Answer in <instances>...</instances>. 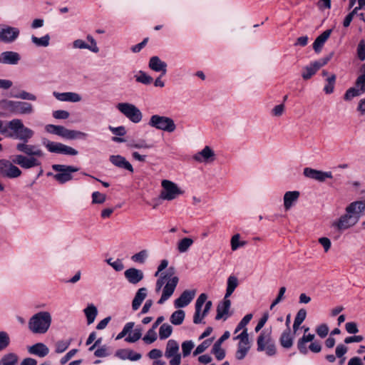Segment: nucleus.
Listing matches in <instances>:
<instances>
[{"label":"nucleus","instance_id":"49","mask_svg":"<svg viewBox=\"0 0 365 365\" xmlns=\"http://www.w3.org/2000/svg\"><path fill=\"white\" fill-rule=\"evenodd\" d=\"M364 93L363 92H361L359 88H357L356 87H351L350 88H349L344 96V99L345 101H351V99H353L354 97H356V96H360L361 94Z\"/></svg>","mask_w":365,"mask_h":365},{"label":"nucleus","instance_id":"24","mask_svg":"<svg viewBox=\"0 0 365 365\" xmlns=\"http://www.w3.org/2000/svg\"><path fill=\"white\" fill-rule=\"evenodd\" d=\"M20 59V55L13 51H5L0 54V63L16 64Z\"/></svg>","mask_w":365,"mask_h":365},{"label":"nucleus","instance_id":"15","mask_svg":"<svg viewBox=\"0 0 365 365\" xmlns=\"http://www.w3.org/2000/svg\"><path fill=\"white\" fill-rule=\"evenodd\" d=\"M195 295V290H185L174 302L175 308H182L187 306Z\"/></svg>","mask_w":365,"mask_h":365},{"label":"nucleus","instance_id":"48","mask_svg":"<svg viewBox=\"0 0 365 365\" xmlns=\"http://www.w3.org/2000/svg\"><path fill=\"white\" fill-rule=\"evenodd\" d=\"M35 157L36 156L32 155L24 156V169L31 168L41 165V162Z\"/></svg>","mask_w":365,"mask_h":365},{"label":"nucleus","instance_id":"30","mask_svg":"<svg viewBox=\"0 0 365 365\" xmlns=\"http://www.w3.org/2000/svg\"><path fill=\"white\" fill-rule=\"evenodd\" d=\"M88 134L81 131L69 130L65 128L62 138L69 140L86 139Z\"/></svg>","mask_w":365,"mask_h":365},{"label":"nucleus","instance_id":"52","mask_svg":"<svg viewBox=\"0 0 365 365\" xmlns=\"http://www.w3.org/2000/svg\"><path fill=\"white\" fill-rule=\"evenodd\" d=\"M71 339L69 340H61L56 343L55 351L58 354L64 352L70 346Z\"/></svg>","mask_w":365,"mask_h":365},{"label":"nucleus","instance_id":"53","mask_svg":"<svg viewBox=\"0 0 365 365\" xmlns=\"http://www.w3.org/2000/svg\"><path fill=\"white\" fill-rule=\"evenodd\" d=\"M212 353L215 355V358L221 361L225 357V351L222 349L221 346L214 344L212 348Z\"/></svg>","mask_w":365,"mask_h":365},{"label":"nucleus","instance_id":"1","mask_svg":"<svg viewBox=\"0 0 365 365\" xmlns=\"http://www.w3.org/2000/svg\"><path fill=\"white\" fill-rule=\"evenodd\" d=\"M52 322L48 312H39L29 321L28 327L34 334H43L49 329Z\"/></svg>","mask_w":365,"mask_h":365},{"label":"nucleus","instance_id":"3","mask_svg":"<svg viewBox=\"0 0 365 365\" xmlns=\"http://www.w3.org/2000/svg\"><path fill=\"white\" fill-rule=\"evenodd\" d=\"M148 125L158 130L172 133L176 129L174 120L167 116L153 115L150 117Z\"/></svg>","mask_w":365,"mask_h":365},{"label":"nucleus","instance_id":"50","mask_svg":"<svg viewBox=\"0 0 365 365\" xmlns=\"http://www.w3.org/2000/svg\"><path fill=\"white\" fill-rule=\"evenodd\" d=\"M158 338L157 333L155 329L150 328L145 335L143 336V340L146 344H150L156 341Z\"/></svg>","mask_w":365,"mask_h":365},{"label":"nucleus","instance_id":"34","mask_svg":"<svg viewBox=\"0 0 365 365\" xmlns=\"http://www.w3.org/2000/svg\"><path fill=\"white\" fill-rule=\"evenodd\" d=\"M84 313L86 314L88 324H91L93 323L97 314L98 310L97 308L93 304H89L84 309Z\"/></svg>","mask_w":365,"mask_h":365},{"label":"nucleus","instance_id":"61","mask_svg":"<svg viewBox=\"0 0 365 365\" xmlns=\"http://www.w3.org/2000/svg\"><path fill=\"white\" fill-rule=\"evenodd\" d=\"M307 342L303 337L299 339L297 346L300 354L306 355L308 353Z\"/></svg>","mask_w":365,"mask_h":365},{"label":"nucleus","instance_id":"19","mask_svg":"<svg viewBox=\"0 0 365 365\" xmlns=\"http://www.w3.org/2000/svg\"><path fill=\"white\" fill-rule=\"evenodd\" d=\"M115 356L122 360L138 361L141 359L142 355L139 353L128 349H120L116 351Z\"/></svg>","mask_w":365,"mask_h":365},{"label":"nucleus","instance_id":"60","mask_svg":"<svg viewBox=\"0 0 365 365\" xmlns=\"http://www.w3.org/2000/svg\"><path fill=\"white\" fill-rule=\"evenodd\" d=\"M333 53H330L326 57H324L322 58H320L317 61H313V64L317 68V69L319 71L322 66H325L328 63V62L331 60L332 58Z\"/></svg>","mask_w":365,"mask_h":365},{"label":"nucleus","instance_id":"54","mask_svg":"<svg viewBox=\"0 0 365 365\" xmlns=\"http://www.w3.org/2000/svg\"><path fill=\"white\" fill-rule=\"evenodd\" d=\"M194 348V343L191 341H185L182 344V355L184 357L189 356Z\"/></svg>","mask_w":365,"mask_h":365},{"label":"nucleus","instance_id":"55","mask_svg":"<svg viewBox=\"0 0 365 365\" xmlns=\"http://www.w3.org/2000/svg\"><path fill=\"white\" fill-rule=\"evenodd\" d=\"M135 323L133 322H128L125 324L123 330L117 335L116 339H120L126 336L127 334L131 332L134 327Z\"/></svg>","mask_w":365,"mask_h":365},{"label":"nucleus","instance_id":"44","mask_svg":"<svg viewBox=\"0 0 365 365\" xmlns=\"http://www.w3.org/2000/svg\"><path fill=\"white\" fill-rule=\"evenodd\" d=\"M193 244V240L189 237H185L180 240L178 244V250L180 252H185Z\"/></svg>","mask_w":365,"mask_h":365},{"label":"nucleus","instance_id":"31","mask_svg":"<svg viewBox=\"0 0 365 365\" xmlns=\"http://www.w3.org/2000/svg\"><path fill=\"white\" fill-rule=\"evenodd\" d=\"M365 210L364 201H356L350 203L346 208V212L352 214H359Z\"/></svg>","mask_w":365,"mask_h":365},{"label":"nucleus","instance_id":"13","mask_svg":"<svg viewBox=\"0 0 365 365\" xmlns=\"http://www.w3.org/2000/svg\"><path fill=\"white\" fill-rule=\"evenodd\" d=\"M23 132V124L20 120H11L6 128L5 133L11 138H21Z\"/></svg>","mask_w":365,"mask_h":365},{"label":"nucleus","instance_id":"23","mask_svg":"<svg viewBox=\"0 0 365 365\" xmlns=\"http://www.w3.org/2000/svg\"><path fill=\"white\" fill-rule=\"evenodd\" d=\"M28 351L33 355L38 356L39 357H44L49 353V349L46 345L43 343H36L33 346L28 347Z\"/></svg>","mask_w":365,"mask_h":365},{"label":"nucleus","instance_id":"28","mask_svg":"<svg viewBox=\"0 0 365 365\" xmlns=\"http://www.w3.org/2000/svg\"><path fill=\"white\" fill-rule=\"evenodd\" d=\"M299 197L298 191H288L284 195V206L286 210H289L293 203L297 200Z\"/></svg>","mask_w":365,"mask_h":365},{"label":"nucleus","instance_id":"17","mask_svg":"<svg viewBox=\"0 0 365 365\" xmlns=\"http://www.w3.org/2000/svg\"><path fill=\"white\" fill-rule=\"evenodd\" d=\"M109 160L113 165L118 168L125 169L131 173H133L134 171L132 165L125 159V158L122 155H110Z\"/></svg>","mask_w":365,"mask_h":365},{"label":"nucleus","instance_id":"27","mask_svg":"<svg viewBox=\"0 0 365 365\" xmlns=\"http://www.w3.org/2000/svg\"><path fill=\"white\" fill-rule=\"evenodd\" d=\"M148 289L145 287L140 288L135 293V297L132 302V309L136 311L140 307L142 302L146 298Z\"/></svg>","mask_w":365,"mask_h":365},{"label":"nucleus","instance_id":"16","mask_svg":"<svg viewBox=\"0 0 365 365\" xmlns=\"http://www.w3.org/2000/svg\"><path fill=\"white\" fill-rule=\"evenodd\" d=\"M125 278L132 284H137L144 277L142 270L132 267L126 269L124 272Z\"/></svg>","mask_w":365,"mask_h":365},{"label":"nucleus","instance_id":"38","mask_svg":"<svg viewBox=\"0 0 365 365\" xmlns=\"http://www.w3.org/2000/svg\"><path fill=\"white\" fill-rule=\"evenodd\" d=\"M174 273V267H170L167 273H162L156 282V291L159 292L165 283V281Z\"/></svg>","mask_w":365,"mask_h":365},{"label":"nucleus","instance_id":"8","mask_svg":"<svg viewBox=\"0 0 365 365\" xmlns=\"http://www.w3.org/2000/svg\"><path fill=\"white\" fill-rule=\"evenodd\" d=\"M0 174L3 177L14 178L20 176L21 171L14 163L6 160H0Z\"/></svg>","mask_w":365,"mask_h":365},{"label":"nucleus","instance_id":"40","mask_svg":"<svg viewBox=\"0 0 365 365\" xmlns=\"http://www.w3.org/2000/svg\"><path fill=\"white\" fill-rule=\"evenodd\" d=\"M18 356L14 354L4 355L0 360V365H17Z\"/></svg>","mask_w":365,"mask_h":365},{"label":"nucleus","instance_id":"29","mask_svg":"<svg viewBox=\"0 0 365 365\" xmlns=\"http://www.w3.org/2000/svg\"><path fill=\"white\" fill-rule=\"evenodd\" d=\"M179 345L174 339H170L166 345L165 356L166 358H171L173 356H176L178 354Z\"/></svg>","mask_w":365,"mask_h":365},{"label":"nucleus","instance_id":"56","mask_svg":"<svg viewBox=\"0 0 365 365\" xmlns=\"http://www.w3.org/2000/svg\"><path fill=\"white\" fill-rule=\"evenodd\" d=\"M106 200V196L98 191L92 193V203L93 204H103Z\"/></svg>","mask_w":365,"mask_h":365},{"label":"nucleus","instance_id":"63","mask_svg":"<svg viewBox=\"0 0 365 365\" xmlns=\"http://www.w3.org/2000/svg\"><path fill=\"white\" fill-rule=\"evenodd\" d=\"M357 56L361 61L365 60V42L364 40L360 41L358 44Z\"/></svg>","mask_w":365,"mask_h":365},{"label":"nucleus","instance_id":"41","mask_svg":"<svg viewBox=\"0 0 365 365\" xmlns=\"http://www.w3.org/2000/svg\"><path fill=\"white\" fill-rule=\"evenodd\" d=\"M250 349V344L245 345V344H239L237 345V350L235 353V357L238 360H242L247 354Z\"/></svg>","mask_w":365,"mask_h":365},{"label":"nucleus","instance_id":"43","mask_svg":"<svg viewBox=\"0 0 365 365\" xmlns=\"http://www.w3.org/2000/svg\"><path fill=\"white\" fill-rule=\"evenodd\" d=\"M64 129L65 127L62 125H56L53 124H48L45 127V130L46 132L51 134L57 135L61 137L63 136Z\"/></svg>","mask_w":365,"mask_h":365},{"label":"nucleus","instance_id":"26","mask_svg":"<svg viewBox=\"0 0 365 365\" xmlns=\"http://www.w3.org/2000/svg\"><path fill=\"white\" fill-rule=\"evenodd\" d=\"M331 32V29H327L317 37V38L314 40L313 43V48L316 53H319L321 51L324 43L329 38Z\"/></svg>","mask_w":365,"mask_h":365},{"label":"nucleus","instance_id":"46","mask_svg":"<svg viewBox=\"0 0 365 365\" xmlns=\"http://www.w3.org/2000/svg\"><path fill=\"white\" fill-rule=\"evenodd\" d=\"M135 80L137 82L141 83L144 85H150L153 81V79L150 76L142 71H140L138 75L135 76Z\"/></svg>","mask_w":365,"mask_h":365},{"label":"nucleus","instance_id":"42","mask_svg":"<svg viewBox=\"0 0 365 365\" xmlns=\"http://www.w3.org/2000/svg\"><path fill=\"white\" fill-rule=\"evenodd\" d=\"M173 332V327L167 324H163L159 329V337L160 339H168Z\"/></svg>","mask_w":365,"mask_h":365},{"label":"nucleus","instance_id":"6","mask_svg":"<svg viewBox=\"0 0 365 365\" xmlns=\"http://www.w3.org/2000/svg\"><path fill=\"white\" fill-rule=\"evenodd\" d=\"M42 143L50 153L66 155H77L78 154V150L61 143L53 142L43 138Z\"/></svg>","mask_w":365,"mask_h":365},{"label":"nucleus","instance_id":"39","mask_svg":"<svg viewBox=\"0 0 365 365\" xmlns=\"http://www.w3.org/2000/svg\"><path fill=\"white\" fill-rule=\"evenodd\" d=\"M318 70L314 66L312 62H311L309 65L305 66L303 68V71L302 73V77L304 80H309L317 72Z\"/></svg>","mask_w":365,"mask_h":365},{"label":"nucleus","instance_id":"2","mask_svg":"<svg viewBox=\"0 0 365 365\" xmlns=\"http://www.w3.org/2000/svg\"><path fill=\"white\" fill-rule=\"evenodd\" d=\"M52 169L58 173L53 175V178L60 184H64L73 180V173L78 172L80 168L73 165L54 164Z\"/></svg>","mask_w":365,"mask_h":365},{"label":"nucleus","instance_id":"9","mask_svg":"<svg viewBox=\"0 0 365 365\" xmlns=\"http://www.w3.org/2000/svg\"><path fill=\"white\" fill-rule=\"evenodd\" d=\"M352 213H348L341 215L338 221L334 222L332 226L336 227L338 230H346L354 225L359 219V215H352Z\"/></svg>","mask_w":365,"mask_h":365},{"label":"nucleus","instance_id":"4","mask_svg":"<svg viewBox=\"0 0 365 365\" xmlns=\"http://www.w3.org/2000/svg\"><path fill=\"white\" fill-rule=\"evenodd\" d=\"M116 108L134 123H138L142 120L143 115L141 111L132 103H119L116 105Z\"/></svg>","mask_w":365,"mask_h":365},{"label":"nucleus","instance_id":"45","mask_svg":"<svg viewBox=\"0 0 365 365\" xmlns=\"http://www.w3.org/2000/svg\"><path fill=\"white\" fill-rule=\"evenodd\" d=\"M31 40L32 42L37 46L46 47L49 45L50 36L48 34H46L41 38L32 36Z\"/></svg>","mask_w":365,"mask_h":365},{"label":"nucleus","instance_id":"20","mask_svg":"<svg viewBox=\"0 0 365 365\" xmlns=\"http://www.w3.org/2000/svg\"><path fill=\"white\" fill-rule=\"evenodd\" d=\"M149 68L155 71L161 72L162 75H165L167 73V63L160 60L158 56H152L149 61Z\"/></svg>","mask_w":365,"mask_h":365},{"label":"nucleus","instance_id":"62","mask_svg":"<svg viewBox=\"0 0 365 365\" xmlns=\"http://www.w3.org/2000/svg\"><path fill=\"white\" fill-rule=\"evenodd\" d=\"M9 344V335L4 332H0V351L5 349Z\"/></svg>","mask_w":365,"mask_h":365},{"label":"nucleus","instance_id":"59","mask_svg":"<svg viewBox=\"0 0 365 365\" xmlns=\"http://www.w3.org/2000/svg\"><path fill=\"white\" fill-rule=\"evenodd\" d=\"M252 318V314H246L242 319V320L240 322V323L237 324V327L235 329V332L237 333V331H239L242 329H245L246 325L251 321Z\"/></svg>","mask_w":365,"mask_h":365},{"label":"nucleus","instance_id":"21","mask_svg":"<svg viewBox=\"0 0 365 365\" xmlns=\"http://www.w3.org/2000/svg\"><path fill=\"white\" fill-rule=\"evenodd\" d=\"M279 344L284 349H290L293 346L294 335L291 333L290 327H287L279 339Z\"/></svg>","mask_w":365,"mask_h":365},{"label":"nucleus","instance_id":"18","mask_svg":"<svg viewBox=\"0 0 365 365\" xmlns=\"http://www.w3.org/2000/svg\"><path fill=\"white\" fill-rule=\"evenodd\" d=\"M207 299V296L205 293H202L200 294L198 298L196 300L195 306V314L193 316V322L196 324L202 323V317H200V312L202 310V307L205 303H206Z\"/></svg>","mask_w":365,"mask_h":365},{"label":"nucleus","instance_id":"36","mask_svg":"<svg viewBox=\"0 0 365 365\" xmlns=\"http://www.w3.org/2000/svg\"><path fill=\"white\" fill-rule=\"evenodd\" d=\"M2 108L10 111L16 112L21 106V102H15L12 101L3 100L0 102Z\"/></svg>","mask_w":365,"mask_h":365},{"label":"nucleus","instance_id":"51","mask_svg":"<svg viewBox=\"0 0 365 365\" xmlns=\"http://www.w3.org/2000/svg\"><path fill=\"white\" fill-rule=\"evenodd\" d=\"M212 339H207L203 341L200 344H199L195 350L193 352L194 356H197L200 354L204 352L212 344Z\"/></svg>","mask_w":365,"mask_h":365},{"label":"nucleus","instance_id":"37","mask_svg":"<svg viewBox=\"0 0 365 365\" xmlns=\"http://www.w3.org/2000/svg\"><path fill=\"white\" fill-rule=\"evenodd\" d=\"M24 154L36 157H42L43 153L42 150L35 145H26L24 143Z\"/></svg>","mask_w":365,"mask_h":365},{"label":"nucleus","instance_id":"14","mask_svg":"<svg viewBox=\"0 0 365 365\" xmlns=\"http://www.w3.org/2000/svg\"><path fill=\"white\" fill-rule=\"evenodd\" d=\"M19 31L8 26H0V41L11 42L17 38Z\"/></svg>","mask_w":365,"mask_h":365},{"label":"nucleus","instance_id":"25","mask_svg":"<svg viewBox=\"0 0 365 365\" xmlns=\"http://www.w3.org/2000/svg\"><path fill=\"white\" fill-rule=\"evenodd\" d=\"M230 307L231 301L229 299V298H225V297L222 302L219 303L217 305L215 319L220 320L222 319L225 315H227Z\"/></svg>","mask_w":365,"mask_h":365},{"label":"nucleus","instance_id":"12","mask_svg":"<svg viewBox=\"0 0 365 365\" xmlns=\"http://www.w3.org/2000/svg\"><path fill=\"white\" fill-rule=\"evenodd\" d=\"M215 154L213 150L206 145L201 151L197 153L193 159L198 163H211L215 159Z\"/></svg>","mask_w":365,"mask_h":365},{"label":"nucleus","instance_id":"57","mask_svg":"<svg viewBox=\"0 0 365 365\" xmlns=\"http://www.w3.org/2000/svg\"><path fill=\"white\" fill-rule=\"evenodd\" d=\"M142 336L141 329H135L133 333V335L129 334L125 338V341L129 343H134L139 340Z\"/></svg>","mask_w":365,"mask_h":365},{"label":"nucleus","instance_id":"58","mask_svg":"<svg viewBox=\"0 0 365 365\" xmlns=\"http://www.w3.org/2000/svg\"><path fill=\"white\" fill-rule=\"evenodd\" d=\"M148 257L147 251L146 250H141L140 252L133 255L131 257V259L133 262H139V263H143L145 260V259Z\"/></svg>","mask_w":365,"mask_h":365},{"label":"nucleus","instance_id":"47","mask_svg":"<svg viewBox=\"0 0 365 365\" xmlns=\"http://www.w3.org/2000/svg\"><path fill=\"white\" fill-rule=\"evenodd\" d=\"M335 82L336 76L334 74L331 75L327 78V83L324 87V91L325 93L331 94L334 92Z\"/></svg>","mask_w":365,"mask_h":365},{"label":"nucleus","instance_id":"32","mask_svg":"<svg viewBox=\"0 0 365 365\" xmlns=\"http://www.w3.org/2000/svg\"><path fill=\"white\" fill-rule=\"evenodd\" d=\"M238 285V279L235 276L231 275L228 277L227 281V289L225 293V298H229L234 292L235 289Z\"/></svg>","mask_w":365,"mask_h":365},{"label":"nucleus","instance_id":"33","mask_svg":"<svg viewBox=\"0 0 365 365\" xmlns=\"http://www.w3.org/2000/svg\"><path fill=\"white\" fill-rule=\"evenodd\" d=\"M349 348L343 344H339L335 350L336 356L339 359V365H343L346 361L344 355L347 353Z\"/></svg>","mask_w":365,"mask_h":365},{"label":"nucleus","instance_id":"22","mask_svg":"<svg viewBox=\"0 0 365 365\" xmlns=\"http://www.w3.org/2000/svg\"><path fill=\"white\" fill-rule=\"evenodd\" d=\"M55 98L60 101L76 103L81 101V96L73 92L58 93L53 92Z\"/></svg>","mask_w":365,"mask_h":365},{"label":"nucleus","instance_id":"35","mask_svg":"<svg viewBox=\"0 0 365 365\" xmlns=\"http://www.w3.org/2000/svg\"><path fill=\"white\" fill-rule=\"evenodd\" d=\"M185 317V312L182 309H178L171 314L170 321L174 325H180L184 321Z\"/></svg>","mask_w":365,"mask_h":365},{"label":"nucleus","instance_id":"10","mask_svg":"<svg viewBox=\"0 0 365 365\" xmlns=\"http://www.w3.org/2000/svg\"><path fill=\"white\" fill-rule=\"evenodd\" d=\"M305 177L317 180L319 182H324L327 178L332 179L333 175L331 171H322L311 168H305L303 171Z\"/></svg>","mask_w":365,"mask_h":365},{"label":"nucleus","instance_id":"5","mask_svg":"<svg viewBox=\"0 0 365 365\" xmlns=\"http://www.w3.org/2000/svg\"><path fill=\"white\" fill-rule=\"evenodd\" d=\"M257 350L258 351H264L267 356H272L277 353L276 346L272 340L270 332L262 331L257 337Z\"/></svg>","mask_w":365,"mask_h":365},{"label":"nucleus","instance_id":"7","mask_svg":"<svg viewBox=\"0 0 365 365\" xmlns=\"http://www.w3.org/2000/svg\"><path fill=\"white\" fill-rule=\"evenodd\" d=\"M163 190L160 192V198L166 200H173L178 195L182 193L175 183L168 180H163L161 182Z\"/></svg>","mask_w":365,"mask_h":365},{"label":"nucleus","instance_id":"11","mask_svg":"<svg viewBox=\"0 0 365 365\" xmlns=\"http://www.w3.org/2000/svg\"><path fill=\"white\" fill-rule=\"evenodd\" d=\"M178 281L179 279L178 277H173L166 283L163 288L161 297L158 302V304H163L172 296L178 285Z\"/></svg>","mask_w":365,"mask_h":365},{"label":"nucleus","instance_id":"64","mask_svg":"<svg viewBox=\"0 0 365 365\" xmlns=\"http://www.w3.org/2000/svg\"><path fill=\"white\" fill-rule=\"evenodd\" d=\"M355 87L359 88L361 92H365V75H360L356 82Z\"/></svg>","mask_w":365,"mask_h":365}]
</instances>
